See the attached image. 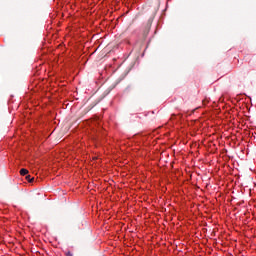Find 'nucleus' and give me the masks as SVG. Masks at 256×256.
<instances>
[{"instance_id": "nucleus-1", "label": "nucleus", "mask_w": 256, "mask_h": 256, "mask_svg": "<svg viewBox=\"0 0 256 256\" xmlns=\"http://www.w3.org/2000/svg\"><path fill=\"white\" fill-rule=\"evenodd\" d=\"M27 173H29V170H27V169H25V168H22V169L20 170V175H22V176L27 175Z\"/></svg>"}, {"instance_id": "nucleus-2", "label": "nucleus", "mask_w": 256, "mask_h": 256, "mask_svg": "<svg viewBox=\"0 0 256 256\" xmlns=\"http://www.w3.org/2000/svg\"><path fill=\"white\" fill-rule=\"evenodd\" d=\"M66 256H73V254L71 252H68Z\"/></svg>"}]
</instances>
